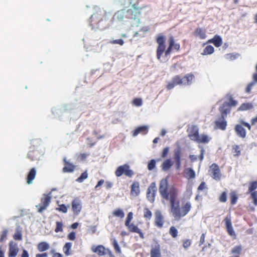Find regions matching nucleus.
Wrapping results in <instances>:
<instances>
[{"mask_svg": "<svg viewBox=\"0 0 257 257\" xmlns=\"http://www.w3.org/2000/svg\"><path fill=\"white\" fill-rule=\"evenodd\" d=\"M168 180L166 179L162 180L159 184V193L163 198L170 200L171 212L174 218L179 220L189 212L192 208V204L190 201H183L181 206H180L179 202H176L178 197L177 189L175 188H171L168 190Z\"/></svg>", "mask_w": 257, "mask_h": 257, "instance_id": "nucleus-1", "label": "nucleus"}, {"mask_svg": "<svg viewBox=\"0 0 257 257\" xmlns=\"http://www.w3.org/2000/svg\"><path fill=\"white\" fill-rule=\"evenodd\" d=\"M156 41L158 44L156 50V57L157 59L162 61V57L164 53V57L168 58L170 56L172 51L174 49L177 52L180 50V45L179 43H175L174 38L171 36L169 38V45L167 49H166V36L163 34H159L157 36Z\"/></svg>", "mask_w": 257, "mask_h": 257, "instance_id": "nucleus-2", "label": "nucleus"}, {"mask_svg": "<svg viewBox=\"0 0 257 257\" xmlns=\"http://www.w3.org/2000/svg\"><path fill=\"white\" fill-rule=\"evenodd\" d=\"M141 8L138 7L136 4L132 5V8L127 10H121L115 13L114 17L119 21L124 18L135 20L138 18L141 14Z\"/></svg>", "mask_w": 257, "mask_h": 257, "instance_id": "nucleus-3", "label": "nucleus"}, {"mask_svg": "<svg viewBox=\"0 0 257 257\" xmlns=\"http://www.w3.org/2000/svg\"><path fill=\"white\" fill-rule=\"evenodd\" d=\"M194 79V75L192 73H188L183 78L177 75L174 76L171 81H169L166 85L168 90H171L178 85H189L192 83Z\"/></svg>", "mask_w": 257, "mask_h": 257, "instance_id": "nucleus-4", "label": "nucleus"}, {"mask_svg": "<svg viewBox=\"0 0 257 257\" xmlns=\"http://www.w3.org/2000/svg\"><path fill=\"white\" fill-rule=\"evenodd\" d=\"M188 137L197 143L207 144L210 140V138L205 134H199L198 128L196 126H192L190 131L188 132Z\"/></svg>", "mask_w": 257, "mask_h": 257, "instance_id": "nucleus-5", "label": "nucleus"}, {"mask_svg": "<svg viewBox=\"0 0 257 257\" xmlns=\"http://www.w3.org/2000/svg\"><path fill=\"white\" fill-rule=\"evenodd\" d=\"M188 137L197 143L207 144L210 140V138L205 134H199L198 128L196 126H192L190 131L188 132Z\"/></svg>", "mask_w": 257, "mask_h": 257, "instance_id": "nucleus-6", "label": "nucleus"}, {"mask_svg": "<svg viewBox=\"0 0 257 257\" xmlns=\"http://www.w3.org/2000/svg\"><path fill=\"white\" fill-rule=\"evenodd\" d=\"M133 218V213L130 212L127 215V217L125 221V225L127 227L128 230L131 232L137 233L139 234L140 237L142 239L145 238V236L141 230L137 225H135L134 223H132L131 221Z\"/></svg>", "mask_w": 257, "mask_h": 257, "instance_id": "nucleus-7", "label": "nucleus"}, {"mask_svg": "<svg viewBox=\"0 0 257 257\" xmlns=\"http://www.w3.org/2000/svg\"><path fill=\"white\" fill-rule=\"evenodd\" d=\"M117 177H120L122 175L128 178H132L135 175L134 171L131 169L130 165L124 164L118 166L114 172Z\"/></svg>", "mask_w": 257, "mask_h": 257, "instance_id": "nucleus-8", "label": "nucleus"}, {"mask_svg": "<svg viewBox=\"0 0 257 257\" xmlns=\"http://www.w3.org/2000/svg\"><path fill=\"white\" fill-rule=\"evenodd\" d=\"M51 200V196L50 194H44L43 197L41 199V203L36 206V208L38 209V211L39 213H42L49 205Z\"/></svg>", "mask_w": 257, "mask_h": 257, "instance_id": "nucleus-9", "label": "nucleus"}, {"mask_svg": "<svg viewBox=\"0 0 257 257\" xmlns=\"http://www.w3.org/2000/svg\"><path fill=\"white\" fill-rule=\"evenodd\" d=\"M257 188V181H252L249 183L248 193H250V197L252 199L253 204L257 205V192L255 190Z\"/></svg>", "mask_w": 257, "mask_h": 257, "instance_id": "nucleus-10", "label": "nucleus"}, {"mask_svg": "<svg viewBox=\"0 0 257 257\" xmlns=\"http://www.w3.org/2000/svg\"><path fill=\"white\" fill-rule=\"evenodd\" d=\"M151 257H162L161 245L160 243L155 240L151 245Z\"/></svg>", "mask_w": 257, "mask_h": 257, "instance_id": "nucleus-11", "label": "nucleus"}, {"mask_svg": "<svg viewBox=\"0 0 257 257\" xmlns=\"http://www.w3.org/2000/svg\"><path fill=\"white\" fill-rule=\"evenodd\" d=\"M157 191L156 184L152 183L149 186L147 191V197L148 200L153 203L155 201V195Z\"/></svg>", "mask_w": 257, "mask_h": 257, "instance_id": "nucleus-12", "label": "nucleus"}, {"mask_svg": "<svg viewBox=\"0 0 257 257\" xmlns=\"http://www.w3.org/2000/svg\"><path fill=\"white\" fill-rule=\"evenodd\" d=\"M211 176L215 180H220L221 177V174L218 166L214 163L210 167Z\"/></svg>", "mask_w": 257, "mask_h": 257, "instance_id": "nucleus-13", "label": "nucleus"}, {"mask_svg": "<svg viewBox=\"0 0 257 257\" xmlns=\"http://www.w3.org/2000/svg\"><path fill=\"white\" fill-rule=\"evenodd\" d=\"M155 225L158 228H162L165 221L161 212L160 210H157L155 212Z\"/></svg>", "mask_w": 257, "mask_h": 257, "instance_id": "nucleus-14", "label": "nucleus"}, {"mask_svg": "<svg viewBox=\"0 0 257 257\" xmlns=\"http://www.w3.org/2000/svg\"><path fill=\"white\" fill-rule=\"evenodd\" d=\"M72 210L75 215H78L82 209L81 201L79 199H74L71 203Z\"/></svg>", "mask_w": 257, "mask_h": 257, "instance_id": "nucleus-15", "label": "nucleus"}, {"mask_svg": "<svg viewBox=\"0 0 257 257\" xmlns=\"http://www.w3.org/2000/svg\"><path fill=\"white\" fill-rule=\"evenodd\" d=\"M181 150L180 148L176 149L174 151V160L175 163L176 168L177 170H179L181 165Z\"/></svg>", "mask_w": 257, "mask_h": 257, "instance_id": "nucleus-16", "label": "nucleus"}, {"mask_svg": "<svg viewBox=\"0 0 257 257\" xmlns=\"http://www.w3.org/2000/svg\"><path fill=\"white\" fill-rule=\"evenodd\" d=\"M224 221L228 234L232 236H235L236 235L232 226L230 217H226Z\"/></svg>", "mask_w": 257, "mask_h": 257, "instance_id": "nucleus-17", "label": "nucleus"}, {"mask_svg": "<svg viewBox=\"0 0 257 257\" xmlns=\"http://www.w3.org/2000/svg\"><path fill=\"white\" fill-rule=\"evenodd\" d=\"M221 114V118L224 119L226 116L227 114L230 111V106L229 103L225 102L219 108Z\"/></svg>", "mask_w": 257, "mask_h": 257, "instance_id": "nucleus-18", "label": "nucleus"}, {"mask_svg": "<svg viewBox=\"0 0 257 257\" xmlns=\"http://www.w3.org/2000/svg\"><path fill=\"white\" fill-rule=\"evenodd\" d=\"M131 195L137 197L140 194V184L137 181L133 182L131 186Z\"/></svg>", "mask_w": 257, "mask_h": 257, "instance_id": "nucleus-19", "label": "nucleus"}, {"mask_svg": "<svg viewBox=\"0 0 257 257\" xmlns=\"http://www.w3.org/2000/svg\"><path fill=\"white\" fill-rule=\"evenodd\" d=\"M19 248L17 244L13 241L9 243V257H16L18 253Z\"/></svg>", "mask_w": 257, "mask_h": 257, "instance_id": "nucleus-20", "label": "nucleus"}, {"mask_svg": "<svg viewBox=\"0 0 257 257\" xmlns=\"http://www.w3.org/2000/svg\"><path fill=\"white\" fill-rule=\"evenodd\" d=\"M206 30L202 28H197L193 32V35L199 38L200 39L203 40L206 38Z\"/></svg>", "mask_w": 257, "mask_h": 257, "instance_id": "nucleus-21", "label": "nucleus"}, {"mask_svg": "<svg viewBox=\"0 0 257 257\" xmlns=\"http://www.w3.org/2000/svg\"><path fill=\"white\" fill-rule=\"evenodd\" d=\"M64 163L65 166L62 170L64 173H71L74 171L75 166L67 161L65 158L64 159Z\"/></svg>", "mask_w": 257, "mask_h": 257, "instance_id": "nucleus-22", "label": "nucleus"}, {"mask_svg": "<svg viewBox=\"0 0 257 257\" xmlns=\"http://www.w3.org/2000/svg\"><path fill=\"white\" fill-rule=\"evenodd\" d=\"M184 174V177L188 180L194 179L196 176L195 171L191 168L185 169Z\"/></svg>", "mask_w": 257, "mask_h": 257, "instance_id": "nucleus-23", "label": "nucleus"}, {"mask_svg": "<svg viewBox=\"0 0 257 257\" xmlns=\"http://www.w3.org/2000/svg\"><path fill=\"white\" fill-rule=\"evenodd\" d=\"M148 127L147 126L143 125L137 128H136L133 132V136L134 137H136L139 134H142L143 135H146L148 133Z\"/></svg>", "mask_w": 257, "mask_h": 257, "instance_id": "nucleus-24", "label": "nucleus"}, {"mask_svg": "<svg viewBox=\"0 0 257 257\" xmlns=\"http://www.w3.org/2000/svg\"><path fill=\"white\" fill-rule=\"evenodd\" d=\"M36 173L37 172L35 168H32L31 169L26 177L27 183L28 184L32 183L33 180L36 177Z\"/></svg>", "mask_w": 257, "mask_h": 257, "instance_id": "nucleus-25", "label": "nucleus"}, {"mask_svg": "<svg viewBox=\"0 0 257 257\" xmlns=\"http://www.w3.org/2000/svg\"><path fill=\"white\" fill-rule=\"evenodd\" d=\"M234 130L237 135L239 137L244 138L246 137V131L241 125L236 124Z\"/></svg>", "mask_w": 257, "mask_h": 257, "instance_id": "nucleus-26", "label": "nucleus"}, {"mask_svg": "<svg viewBox=\"0 0 257 257\" xmlns=\"http://www.w3.org/2000/svg\"><path fill=\"white\" fill-rule=\"evenodd\" d=\"M92 250L93 252L96 253L100 256L103 255L106 253L105 247L101 245H97L96 247H93L92 248Z\"/></svg>", "mask_w": 257, "mask_h": 257, "instance_id": "nucleus-27", "label": "nucleus"}, {"mask_svg": "<svg viewBox=\"0 0 257 257\" xmlns=\"http://www.w3.org/2000/svg\"><path fill=\"white\" fill-rule=\"evenodd\" d=\"M208 42L213 43L216 47L221 46L222 44L221 38L217 35H215L212 39L209 40Z\"/></svg>", "mask_w": 257, "mask_h": 257, "instance_id": "nucleus-28", "label": "nucleus"}, {"mask_svg": "<svg viewBox=\"0 0 257 257\" xmlns=\"http://www.w3.org/2000/svg\"><path fill=\"white\" fill-rule=\"evenodd\" d=\"M215 124L216 128L224 131L226 129L227 125V122L225 120L224 118L220 120H216L215 121Z\"/></svg>", "mask_w": 257, "mask_h": 257, "instance_id": "nucleus-29", "label": "nucleus"}, {"mask_svg": "<svg viewBox=\"0 0 257 257\" xmlns=\"http://www.w3.org/2000/svg\"><path fill=\"white\" fill-rule=\"evenodd\" d=\"M242 250V246L241 245H237L234 246L231 250V253L233 254L230 257H239Z\"/></svg>", "mask_w": 257, "mask_h": 257, "instance_id": "nucleus-30", "label": "nucleus"}, {"mask_svg": "<svg viewBox=\"0 0 257 257\" xmlns=\"http://www.w3.org/2000/svg\"><path fill=\"white\" fill-rule=\"evenodd\" d=\"M50 247L49 244L45 241L40 242L37 245V249L40 252L47 250Z\"/></svg>", "mask_w": 257, "mask_h": 257, "instance_id": "nucleus-31", "label": "nucleus"}, {"mask_svg": "<svg viewBox=\"0 0 257 257\" xmlns=\"http://www.w3.org/2000/svg\"><path fill=\"white\" fill-rule=\"evenodd\" d=\"M173 163L170 159H167L162 164V169L164 171H168L171 167L172 166Z\"/></svg>", "mask_w": 257, "mask_h": 257, "instance_id": "nucleus-32", "label": "nucleus"}, {"mask_svg": "<svg viewBox=\"0 0 257 257\" xmlns=\"http://www.w3.org/2000/svg\"><path fill=\"white\" fill-rule=\"evenodd\" d=\"M72 243L67 242L65 244L63 247V251L66 256H68L71 254V249L72 247Z\"/></svg>", "mask_w": 257, "mask_h": 257, "instance_id": "nucleus-33", "label": "nucleus"}, {"mask_svg": "<svg viewBox=\"0 0 257 257\" xmlns=\"http://www.w3.org/2000/svg\"><path fill=\"white\" fill-rule=\"evenodd\" d=\"M253 108V105L250 103H242L238 108V111H244L251 109Z\"/></svg>", "mask_w": 257, "mask_h": 257, "instance_id": "nucleus-34", "label": "nucleus"}, {"mask_svg": "<svg viewBox=\"0 0 257 257\" xmlns=\"http://www.w3.org/2000/svg\"><path fill=\"white\" fill-rule=\"evenodd\" d=\"M214 49L213 46L211 45L207 46L203 50V52L201 53L203 55H209L213 53Z\"/></svg>", "mask_w": 257, "mask_h": 257, "instance_id": "nucleus-35", "label": "nucleus"}, {"mask_svg": "<svg viewBox=\"0 0 257 257\" xmlns=\"http://www.w3.org/2000/svg\"><path fill=\"white\" fill-rule=\"evenodd\" d=\"M112 215L115 217L122 218L124 216V213L123 210L120 208L115 209L112 212Z\"/></svg>", "mask_w": 257, "mask_h": 257, "instance_id": "nucleus-36", "label": "nucleus"}, {"mask_svg": "<svg viewBox=\"0 0 257 257\" xmlns=\"http://www.w3.org/2000/svg\"><path fill=\"white\" fill-rule=\"evenodd\" d=\"M152 217L151 211L148 208L145 207L144 209V217L146 220H150Z\"/></svg>", "mask_w": 257, "mask_h": 257, "instance_id": "nucleus-37", "label": "nucleus"}, {"mask_svg": "<svg viewBox=\"0 0 257 257\" xmlns=\"http://www.w3.org/2000/svg\"><path fill=\"white\" fill-rule=\"evenodd\" d=\"M230 202L232 205H234L236 203L238 197L236 195L235 192H232L230 194Z\"/></svg>", "mask_w": 257, "mask_h": 257, "instance_id": "nucleus-38", "label": "nucleus"}, {"mask_svg": "<svg viewBox=\"0 0 257 257\" xmlns=\"http://www.w3.org/2000/svg\"><path fill=\"white\" fill-rule=\"evenodd\" d=\"M88 177L87 171H85L82 173L81 175L76 179V181L79 183L82 182L84 180L87 179Z\"/></svg>", "mask_w": 257, "mask_h": 257, "instance_id": "nucleus-39", "label": "nucleus"}, {"mask_svg": "<svg viewBox=\"0 0 257 257\" xmlns=\"http://www.w3.org/2000/svg\"><path fill=\"white\" fill-rule=\"evenodd\" d=\"M232 153L234 156H239L240 155V148L239 146H233L232 147Z\"/></svg>", "mask_w": 257, "mask_h": 257, "instance_id": "nucleus-40", "label": "nucleus"}, {"mask_svg": "<svg viewBox=\"0 0 257 257\" xmlns=\"http://www.w3.org/2000/svg\"><path fill=\"white\" fill-rule=\"evenodd\" d=\"M178 231L174 226H171L169 229V233L173 238H176L178 235Z\"/></svg>", "mask_w": 257, "mask_h": 257, "instance_id": "nucleus-41", "label": "nucleus"}, {"mask_svg": "<svg viewBox=\"0 0 257 257\" xmlns=\"http://www.w3.org/2000/svg\"><path fill=\"white\" fill-rule=\"evenodd\" d=\"M56 226L55 229V231L57 233L59 232H62L63 231V224L62 222L60 221H57L56 222Z\"/></svg>", "mask_w": 257, "mask_h": 257, "instance_id": "nucleus-42", "label": "nucleus"}, {"mask_svg": "<svg viewBox=\"0 0 257 257\" xmlns=\"http://www.w3.org/2000/svg\"><path fill=\"white\" fill-rule=\"evenodd\" d=\"M113 246L116 253H120L121 252L120 248L115 239H114L112 242Z\"/></svg>", "mask_w": 257, "mask_h": 257, "instance_id": "nucleus-43", "label": "nucleus"}, {"mask_svg": "<svg viewBox=\"0 0 257 257\" xmlns=\"http://www.w3.org/2000/svg\"><path fill=\"white\" fill-rule=\"evenodd\" d=\"M156 167V161L154 159L151 160L148 163V169L149 170H152Z\"/></svg>", "mask_w": 257, "mask_h": 257, "instance_id": "nucleus-44", "label": "nucleus"}, {"mask_svg": "<svg viewBox=\"0 0 257 257\" xmlns=\"http://www.w3.org/2000/svg\"><path fill=\"white\" fill-rule=\"evenodd\" d=\"M14 239L16 240H21L22 239V235L20 231H17L13 235Z\"/></svg>", "mask_w": 257, "mask_h": 257, "instance_id": "nucleus-45", "label": "nucleus"}, {"mask_svg": "<svg viewBox=\"0 0 257 257\" xmlns=\"http://www.w3.org/2000/svg\"><path fill=\"white\" fill-rule=\"evenodd\" d=\"M191 244V241L190 239H186L183 240V246L184 248L187 249Z\"/></svg>", "mask_w": 257, "mask_h": 257, "instance_id": "nucleus-46", "label": "nucleus"}, {"mask_svg": "<svg viewBox=\"0 0 257 257\" xmlns=\"http://www.w3.org/2000/svg\"><path fill=\"white\" fill-rule=\"evenodd\" d=\"M219 200L221 202H225L227 200V195L225 192H223L219 197Z\"/></svg>", "mask_w": 257, "mask_h": 257, "instance_id": "nucleus-47", "label": "nucleus"}, {"mask_svg": "<svg viewBox=\"0 0 257 257\" xmlns=\"http://www.w3.org/2000/svg\"><path fill=\"white\" fill-rule=\"evenodd\" d=\"M56 209L63 213H66L67 212L68 207L65 204H61L59 206V208H57Z\"/></svg>", "mask_w": 257, "mask_h": 257, "instance_id": "nucleus-48", "label": "nucleus"}, {"mask_svg": "<svg viewBox=\"0 0 257 257\" xmlns=\"http://www.w3.org/2000/svg\"><path fill=\"white\" fill-rule=\"evenodd\" d=\"M133 104L137 106H140L142 105V100L140 98H136L133 100Z\"/></svg>", "mask_w": 257, "mask_h": 257, "instance_id": "nucleus-49", "label": "nucleus"}, {"mask_svg": "<svg viewBox=\"0 0 257 257\" xmlns=\"http://www.w3.org/2000/svg\"><path fill=\"white\" fill-rule=\"evenodd\" d=\"M110 43L112 44H118L120 46H122L124 42L122 39H120L112 40L110 42Z\"/></svg>", "mask_w": 257, "mask_h": 257, "instance_id": "nucleus-50", "label": "nucleus"}, {"mask_svg": "<svg viewBox=\"0 0 257 257\" xmlns=\"http://www.w3.org/2000/svg\"><path fill=\"white\" fill-rule=\"evenodd\" d=\"M35 154V153L34 151H30L27 155V157L31 160L34 161L36 158V156Z\"/></svg>", "mask_w": 257, "mask_h": 257, "instance_id": "nucleus-51", "label": "nucleus"}, {"mask_svg": "<svg viewBox=\"0 0 257 257\" xmlns=\"http://www.w3.org/2000/svg\"><path fill=\"white\" fill-rule=\"evenodd\" d=\"M254 82H251L249 83L245 88V92L249 93L252 87L254 85Z\"/></svg>", "mask_w": 257, "mask_h": 257, "instance_id": "nucleus-52", "label": "nucleus"}, {"mask_svg": "<svg viewBox=\"0 0 257 257\" xmlns=\"http://www.w3.org/2000/svg\"><path fill=\"white\" fill-rule=\"evenodd\" d=\"M8 231L6 230H5L3 231L2 234L1 235L0 241L3 242L4 240L6 238L7 235Z\"/></svg>", "mask_w": 257, "mask_h": 257, "instance_id": "nucleus-53", "label": "nucleus"}, {"mask_svg": "<svg viewBox=\"0 0 257 257\" xmlns=\"http://www.w3.org/2000/svg\"><path fill=\"white\" fill-rule=\"evenodd\" d=\"M169 148L168 147L165 148L161 154V157L162 158H165L167 156L168 153H169Z\"/></svg>", "mask_w": 257, "mask_h": 257, "instance_id": "nucleus-54", "label": "nucleus"}, {"mask_svg": "<svg viewBox=\"0 0 257 257\" xmlns=\"http://www.w3.org/2000/svg\"><path fill=\"white\" fill-rule=\"evenodd\" d=\"M76 238L75 233L72 231L68 235V239L70 240H74Z\"/></svg>", "mask_w": 257, "mask_h": 257, "instance_id": "nucleus-55", "label": "nucleus"}, {"mask_svg": "<svg viewBox=\"0 0 257 257\" xmlns=\"http://www.w3.org/2000/svg\"><path fill=\"white\" fill-rule=\"evenodd\" d=\"M229 105L230 106H235L237 105V101L233 99V98L230 97L229 98Z\"/></svg>", "mask_w": 257, "mask_h": 257, "instance_id": "nucleus-56", "label": "nucleus"}, {"mask_svg": "<svg viewBox=\"0 0 257 257\" xmlns=\"http://www.w3.org/2000/svg\"><path fill=\"white\" fill-rule=\"evenodd\" d=\"M206 188V184L205 182H202L198 187V191H202Z\"/></svg>", "mask_w": 257, "mask_h": 257, "instance_id": "nucleus-57", "label": "nucleus"}, {"mask_svg": "<svg viewBox=\"0 0 257 257\" xmlns=\"http://www.w3.org/2000/svg\"><path fill=\"white\" fill-rule=\"evenodd\" d=\"M240 122L242 125L246 127L249 131L251 130V126L248 123L246 122L243 120H241Z\"/></svg>", "mask_w": 257, "mask_h": 257, "instance_id": "nucleus-58", "label": "nucleus"}, {"mask_svg": "<svg viewBox=\"0 0 257 257\" xmlns=\"http://www.w3.org/2000/svg\"><path fill=\"white\" fill-rule=\"evenodd\" d=\"M21 257H29L28 252L26 250L24 249Z\"/></svg>", "mask_w": 257, "mask_h": 257, "instance_id": "nucleus-59", "label": "nucleus"}, {"mask_svg": "<svg viewBox=\"0 0 257 257\" xmlns=\"http://www.w3.org/2000/svg\"><path fill=\"white\" fill-rule=\"evenodd\" d=\"M204 150L203 149H202L201 150V153L200 155L199 156V158L201 161H202L203 160L204 158Z\"/></svg>", "mask_w": 257, "mask_h": 257, "instance_id": "nucleus-60", "label": "nucleus"}, {"mask_svg": "<svg viewBox=\"0 0 257 257\" xmlns=\"http://www.w3.org/2000/svg\"><path fill=\"white\" fill-rule=\"evenodd\" d=\"M105 186H106V188L107 189H110L112 186V183L109 181H106L105 182Z\"/></svg>", "mask_w": 257, "mask_h": 257, "instance_id": "nucleus-61", "label": "nucleus"}, {"mask_svg": "<svg viewBox=\"0 0 257 257\" xmlns=\"http://www.w3.org/2000/svg\"><path fill=\"white\" fill-rule=\"evenodd\" d=\"M103 183H104V180H103V179H101V180H99V181L98 182V183H97V185L95 186V189H97V188L98 187H99V186H101V185L103 184Z\"/></svg>", "mask_w": 257, "mask_h": 257, "instance_id": "nucleus-62", "label": "nucleus"}, {"mask_svg": "<svg viewBox=\"0 0 257 257\" xmlns=\"http://www.w3.org/2000/svg\"><path fill=\"white\" fill-rule=\"evenodd\" d=\"M48 253L47 252H44L43 253L37 254L36 257H46Z\"/></svg>", "mask_w": 257, "mask_h": 257, "instance_id": "nucleus-63", "label": "nucleus"}, {"mask_svg": "<svg viewBox=\"0 0 257 257\" xmlns=\"http://www.w3.org/2000/svg\"><path fill=\"white\" fill-rule=\"evenodd\" d=\"M250 122H251V123L252 125H253L255 123H256L257 122V116L251 118Z\"/></svg>", "mask_w": 257, "mask_h": 257, "instance_id": "nucleus-64", "label": "nucleus"}]
</instances>
